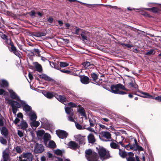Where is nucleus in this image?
Listing matches in <instances>:
<instances>
[{"label": "nucleus", "mask_w": 161, "mask_h": 161, "mask_svg": "<svg viewBox=\"0 0 161 161\" xmlns=\"http://www.w3.org/2000/svg\"><path fill=\"white\" fill-rule=\"evenodd\" d=\"M99 157L102 160L108 158L110 157L109 152L103 147H97Z\"/></svg>", "instance_id": "f257e3e1"}, {"label": "nucleus", "mask_w": 161, "mask_h": 161, "mask_svg": "<svg viewBox=\"0 0 161 161\" xmlns=\"http://www.w3.org/2000/svg\"><path fill=\"white\" fill-rule=\"evenodd\" d=\"M86 157L88 161H97L98 159L97 153L90 149L86 151Z\"/></svg>", "instance_id": "f03ea898"}, {"label": "nucleus", "mask_w": 161, "mask_h": 161, "mask_svg": "<svg viewBox=\"0 0 161 161\" xmlns=\"http://www.w3.org/2000/svg\"><path fill=\"white\" fill-rule=\"evenodd\" d=\"M99 137L102 141L107 142L110 141L111 139V135L108 132L103 131L99 136Z\"/></svg>", "instance_id": "7ed1b4c3"}, {"label": "nucleus", "mask_w": 161, "mask_h": 161, "mask_svg": "<svg viewBox=\"0 0 161 161\" xmlns=\"http://www.w3.org/2000/svg\"><path fill=\"white\" fill-rule=\"evenodd\" d=\"M33 157L30 153H24L19 157L22 161H32Z\"/></svg>", "instance_id": "20e7f679"}, {"label": "nucleus", "mask_w": 161, "mask_h": 161, "mask_svg": "<svg viewBox=\"0 0 161 161\" xmlns=\"http://www.w3.org/2000/svg\"><path fill=\"white\" fill-rule=\"evenodd\" d=\"M110 92L114 94L122 95L126 94L125 92L120 90L119 89L117 84L115 85H112L111 86Z\"/></svg>", "instance_id": "39448f33"}, {"label": "nucleus", "mask_w": 161, "mask_h": 161, "mask_svg": "<svg viewBox=\"0 0 161 161\" xmlns=\"http://www.w3.org/2000/svg\"><path fill=\"white\" fill-rule=\"evenodd\" d=\"M75 140L79 142V144L83 145L85 143L86 139L85 136H83L80 135L74 136Z\"/></svg>", "instance_id": "423d86ee"}, {"label": "nucleus", "mask_w": 161, "mask_h": 161, "mask_svg": "<svg viewBox=\"0 0 161 161\" xmlns=\"http://www.w3.org/2000/svg\"><path fill=\"white\" fill-rule=\"evenodd\" d=\"M56 133L58 137L62 139L66 138L68 135V133L65 131L60 130H57Z\"/></svg>", "instance_id": "0eeeda50"}, {"label": "nucleus", "mask_w": 161, "mask_h": 161, "mask_svg": "<svg viewBox=\"0 0 161 161\" xmlns=\"http://www.w3.org/2000/svg\"><path fill=\"white\" fill-rule=\"evenodd\" d=\"M9 41L10 42L9 44L11 46L12 51L17 57H21L20 53L16 49L11 40H9Z\"/></svg>", "instance_id": "6e6552de"}, {"label": "nucleus", "mask_w": 161, "mask_h": 161, "mask_svg": "<svg viewBox=\"0 0 161 161\" xmlns=\"http://www.w3.org/2000/svg\"><path fill=\"white\" fill-rule=\"evenodd\" d=\"M81 39L84 42H86L88 40V38L89 36V33L84 30H82V32L80 34Z\"/></svg>", "instance_id": "1a4fd4ad"}, {"label": "nucleus", "mask_w": 161, "mask_h": 161, "mask_svg": "<svg viewBox=\"0 0 161 161\" xmlns=\"http://www.w3.org/2000/svg\"><path fill=\"white\" fill-rule=\"evenodd\" d=\"M10 94V97L13 99L16 100L17 101L20 100V98L19 96L12 89H8Z\"/></svg>", "instance_id": "9d476101"}, {"label": "nucleus", "mask_w": 161, "mask_h": 161, "mask_svg": "<svg viewBox=\"0 0 161 161\" xmlns=\"http://www.w3.org/2000/svg\"><path fill=\"white\" fill-rule=\"evenodd\" d=\"M44 150V147L42 145L36 143L35 146L34 151L36 153H42Z\"/></svg>", "instance_id": "9b49d317"}, {"label": "nucleus", "mask_w": 161, "mask_h": 161, "mask_svg": "<svg viewBox=\"0 0 161 161\" xmlns=\"http://www.w3.org/2000/svg\"><path fill=\"white\" fill-rule=\"evenodd\" d=\"M21 103L22 105L23 110L26 112H28L31 111V107L28 105L24 101H21Z\"/></svg>", "instance_id": "f8f14e48"}, {"label": "nucleus", "mask_w": 161, "mask_h": 161, "mask_svg": "<svg viewBox=\"0 0 161 161\" xmlns=\"http://www.w3.org/2000/svg\"><path fill=\"white\" fill-rule=\"evenodd\" d=\"M138 144L136 142L135 144H134L130 145H128L125 146V148L127 150L132 149L134 151H136L137 150Z\"/></svg>", "instance_id": "ddd939ff"}, {"label": "nucleus", "mask_w": 161, "mask_h": 161, "mask_svg": "<svg viewBox=\"0 0 161 161\" xmlns=\"http://www.w3.org/2000/svg\"><path fill=\"white\" fill-rule=\"evenodd\" d=\"M68 146L70 148L74 150L77 149L78 147V144L75 142L72 141L69 142Z\"/></svg>", "instance_id": "4468645a"}, {"label": "nucleus", "mask_w": 161, "mask_h": 161, "mask_svg": "<svg viewBox=\"0 0 161 161\" xmlns=\"http://www.w3.org/2000/svg\"><path fill=\"white\" fill-rule=\"evenodd\" d=\"M134 154L132 152H129L126 157L127 161H135V158L133 157Z\"/></svg>", "instance_id": "2eb2a0df"}, {"label": "nucleus", "mask_w": 161, "mask_h": 161, "mask_svg": "<svg viewBox=\"0 0 161 161\" xmlns=\"http://www.w3.org/2000/svg\"><path fill=\"white\" fill-rule=\"evenodd\" d=\"M39 77L42 79H43L46 80L51 81H53V79L45 74H42L39 75Z\"/></svg>", "instance_id": "dca6fc26"}, {"label": "nucleus", "mask_w": 161, "mask_h": 161, "mask_svg": "<svg viewBox=\"0 0 161 161\" xmlns=\"http://www.w3.org/2000/svg\"><path fill=\"white\" fill-rule=\"evenodd\" d=\"M21 100L20 99V100L18 101L20 103H19L14 101H11L9 102V104H11L12 103L14 104V106L15 107H16V108H20L21 106H22V105L21 103Z\"/></svg>", "instance_id": "f3484780"}, {"label": "nucleus", "mask_w": 161, "mask_h": 161, "mask_svg": "<svg viewBox=\"0 0 161 161\" xmlns=\"http://www.w3.org/2000/svg\"><path fill=\"white\" fill-rule=\"evenodd\" d=\"M56 98L59 101L65 105H66L64 103L66 102V99L64 96L61 95H57L56 97Z\"/></svg>", "instance_id": "a211bd4d"}, {"label": "nucleus", "mask_w": 161, "mask_h": 161, "mask_svg": "<svg viewBox=\"0 0 161 161\" xmlns=\"http://www.w3.org/2000/svg\"><path fill=\"white\" fill-rule=\"evenodd\" d=\"M80 80L82 83L85 84H87L89 83V78L86 76H84L81 77Z\"/></svg>", "instance_id": "6ab92c4d"}, {"label": "nucleus", "mask_w": 161, "mask_h": 161, "mask_svg": "<svg viewBox=\"0 0 161 161\" xmlns=\"http://www.w3.org/2000/svg\"><path fill=\"white\" fill-rule=\"evenodd\" d=\"M89 142L92 143L95 142V139L94 135L92 134H89L87 137Z\"/></svg>", "instance_id": "aec40b11"}, {"label": "nucleus", "mask_w": 161, "mask_h": 161, "mask_svg": "<svg viewBox=\"0 0 161 161\" xmlns=\"http://www.w3.org/2000/svg\"><path fill=\"white\" fill-rule=\"evenodd\" d=\"M29 115L32 121H34L36 119V115L34 111H31Z\"/></svg>", "instance_id": "412c9836"}, {"label": "nucleus", "mask_w": 161, "mask_h": 161, "mask_svg": "<svg viewBox=\"0 0 161 161\" xmlns=\"http://www.w3.org/2000/svg\"><path fill=\"white\" fill-rule=\"evenodd\" d=\"M33 65L38 72H41L42 71V68L41 65L37 62H36L34 63Z\"/></svg>", "instance_id": "4be33fe9"}, {"label": "nucleus", "mask_w": 161, "mask_h": 161, "mask_svg": "<svg viewBox=\"0 0 161 161\" xmlns=\"http://www.w3.org/2000/svg\"><path fill=\"white\" fill-rule=\"evenodd\" d=\"M141 94L143 95L141 96V97H142L146 98H151L152 99H154V97L150 95L149 93L142 92H141Z\"/></svg>", "instance_id": "5701e85b"}, {"label": "nucleus", "mask_w": 161, "mask_h": 161, "mask_svg": "<svg viewBox=\"0 0 161 161\" xmlns=\"http://www.w3.org/2000/svg\"><path fill=\"white\" fill-rule=\"evenodd\" d=\"M97 125H99V128L101 130H108L109 129V128L108 127H107L105 125H104V124H101L100 123H98L97 124ZM112 128V126L110 125L109 128Z\"/></svg>", "instance_id": "b1692460"}, {"label": "nucleus", "mask_w": 161, "mask_h": 161, "mask_svg": "<svg viewBox=\"0 0 161 161\" xmlns=\"http://www.w3.org/2000/svg\"><path fill=\"white\" fill-rule=\"evenodd\" d=\"M44 133L45 131L43 130H39L36 132L37 136L38 138H41L44 135Z\"/></svg>", "instance_id": "393cba45"}, {"label": "nucleus", "mask_w": 161, "mask_h": 161, "mask_svg": "<svg viewBox=\"0 0 161 161\" xmlns=\"http://www.w3.org/2000/svg\"><path fill=\"white\" fill-rule=\"evenodd\" d=\"M20 126L22 129L25 130L27 127L28 125L26 122L23 120L21 121L20 124Z\"/></svg>", "instance_id": "a878e982"}, {"label": "nucleus", "mask_w": 161, "mask_h": 161, "mask_svg": "<svg viewBox=\"0 0 161 161\" xmlns=\"http://www.w3.org/2000/svg\"><path fill=\"white\" fill-rule=\"evenodd\" d=\"M31 126L36 128L37 127L40 125V122L38 121H36V120L34 121H32L31 123Z\"/></svg>", "instance_id": "bb28decb"}, {"label": "nucleus", "mask_w": 161, "mask_h": 161, "mask_svg": "<svg viewBox=\"0 0 161 161\" xmlns=\"http://www.w3.org/2000/svg\"><path fill=\"white\" fill-rule=\"evenodd\" d=\"M1 133L5 136H7L8 133L7 129L5 127H3L1 129Z\"/></svg>", "instance_id": "cd10ccee"}, {"label": "nucleus", "mask_w": 161, "mask_h": 161, "mask_svg": "<svg viewBox=\"0 0 161 161\" xmlns=\"http://www.w3.org/2000/svg\"><path fill=\"white\" fill-rule=\"evenodd\" d=\"M130 80L131 82L129 83V86L131 87L136 88L137 85L135 83L134 79L133 78H131L130 79Z\"/></svg>", "instance_id": "c85d7f7f"}, {"label": "nucleus", "mask_w": 161, "mask_h": 161, "mask_svg": "<svg viewBox=\"0 0 161 161\" xmlns=\"http://www.w3.org/2000/svg\"><path fill=\"white\" fill-rule=\"evenodd\" d=\"M100 120H101V123L103 124H105V125H111L110 124L108 123H106L105 122H108L109 123V121L110 120L108 118H102Z\"/></svg>", "instance_id": "c756f323"}, {"label": "nucleus", "mask_w": 161, "mask_h": 161, "mask_svg": "<svg viewBox=\"0 0 161 161\" xmlns=\"http://www.w3.org/2000/svg\"><path fill=\"white\" fill-rule=\"evenodd\" d=\"M68 119L69 121L71 122H74V119L75 118V116L74 113H71L69 114H68Z\"/></svg>", "instance_id": "7c9ffc66"}, {"label": "nucleus", "mask_w": 161, "mask_h": 161, "mask_svg": "<svg viewBox=\"0 0 161 161\" xmlns=\"http://www.w3.org/2000/svg\"><path fill=\"white\" fill-rule=\"evenodd\" d=\"M64 108L66 113L68 114H69L71 113H73L72 112L73 109L71 107H65Z\"/></svg>", "instance_id": "2f4dec72"}, {"label": "nucleus", "mask_w": 161, "mask_h": 161, "mask_svg": "<svg viewBox=\"0 0 161 161\" xmlns=\"http://www.w3.org/2000/svg\"><path fill=\"white\" fill-rule=\"evenodd\" d=\"M51 136L49 134L46 133L44 135L43 139L44 142H47L50 140Z\"/></svg>", "instance_id": "473e14b6"}, {"label": "nucleus", "mask_w": 161, "mask_h": 161, "mask_svg": "<svg viewBox=\"0 0 161 161\" xmlns=\"http://www.w3.org/2000/svg\"><path fill=\"white\" fill-rule=\"evenodd\" d=\"M79 113L81 114V115L83 116H86V114L85 112V110L82 107L79 108L78 110Z\"/></svg>", "instance_id": "72a5a7b5"}, {"label": "nucleus", "mask_w": 161, "mask_h": 161, "mask_svg": "<svg viewBox=\"0 0 161 161\" xmlns=\"http://www.w3.org/2000/svg\"><path fill=\"white\" fill-rule=\"evenodd\" d=\"M110 146L112 148L118 149H119V145L114 142H112L110 143Z\"/></svg>", "instance_id": "f704fd0d"}, {"label": "nucleus", "mask_w": 161, "mask_h": 161, "mask_svg": "<svg viewBox=\"0 0 161 161\" xmlns=\"http://www.w3.org/2000/svg\"><path fill=\"white\" fill-rule=\"evenodd\" d=\"M41 122L42 125L47 126L48 125V123L47 119L45 118H42Z\"/></svg>", "instance_id": "c9c22d12"}, {"label": "nucleus", "mask_w": 161, "mask_h": 161, "mask_svg": "<svg viewBox=\"0 0 161 161\" xmlns=\"http://www.w3.org/2000/svg\"><path fill=\"white\" fill-rule=\"evenodd\" d=\"M46 34L45 32H38L36 33L34 36L36 37H41L42 36H44L46 35Z\"/></svg>", "instance_id": "e433bc0d"}, {"label": "nucleus", "mask_w": 161, "mask_h": 161, "mask_svg": "<svg viewBox=\"0 0 161 161\" xmlns=\"http://www.w3.org/2000/svg\"><path fill=\"white\" fill-rule=\"evenodd\" d=\"M117 85L119 89L120 90H122L126 91H128V90L123 85L120 84H118Z\"/></svg>", "instance_id": "4c0bfd02"}, {"label": "nucleus", "mask_w": 161, "mask_h": 161, "mask_svg": "<svg viewBox=\"0 0 161 161\" xmlns=\"http://www.w3.org/2000/svg\"><path fill=\"white\" fill-rule=\"evenodd\" d=\"M119 150V155L122 158H124L126 155V152L123 150H121L120 149Z\"/></svg>", "instance_id": "58836bf2"}, {"label": "nucleus", "mask_w": 161, "mask_h": 161, "mask_svg": "<svg viewBox=\"0 0 161 161\" xmlns=\"http://www.w3.org/2000/svg\"><path fill=\"white\" fill-rule=\"evenodd\" d=\"M49 147L51 148H54L56 147V144L53 141H50L48 144Z\"/></svg>", "instance_id": "ea45409f"}, {"label": "nucleus", "mask_w": 161, "mask_h": 161, "mask_svg": "<svg viewBox=\"0 0 161 161\" xmlns=\"http://www.w3.org/2000/svg\"><path fill=\"white\" fill-rule=\"evenodd\" d=\"M50 65L52 67L54 68L55 69L59 70L60 68L58 66H57V65L55 63H54L53 62H50Z\"/></svg>", "instance_id": "a19ab883"}, {"label": "nucleus", "mask_w": 161, "mask_h": 161, "mask_svg": "<svg viewBox=\"0 0 161 161\" xmlns=\"http://www.w3.org/2000/svg\"><path fill=\"white\" fill-rule=\"evenodd\" d=\"M15 151L18 153H21L23 151V150L21 149L20 147L19 146H17L14 148Z\"/></svg>", "instance_id": "79ce46f5"}, {"label": "nucleus", "mask_w": 161, "mask_h": 161, "mask_svg": "<svg viewBox=\"0 0 161 161\" xmlns=\"http://www.w3.org/2000/svg\"><path fill=\"white\" fill-rule=\"evenodd\" d=\"M69 65V64L66 62H60V66L61 67L64 68L66 67Z\"/></svg>", "instance_id": "37998d69"}, {"label": "nucleus", "mask_w": 161, "mask_h": 161, "mask_svg": "<svg viewBox=\"0 0 161 161\" xmlns=\"http://www.w3.org/2000/svg\"><path fill=\"white\" fill-rule=\"evenodd\" d=\"M82 65L85 69H88V67L91 65L89 62H86L82 64Z\"/></svg>", "instance_id": "c03bdc74"}, {"label": "nucleus", "mask_w": 161, "mask_h": 161, "mask_svg": "<svg viewBox=\"0 0 161 161\" xmlns=\"http://www.w3.org/2000/svg\"><path fill=\"white\" fill-rule=\"evenodd\" d=\"M1 37L5 40L6 41V42H7V43L9 44L10 42L9 41L10 40V39H8L7 38V36L4 34H2L1 36Z\"/></svg>", "instance_id": "a18cd8bd"}, {"label": "nucleus", "mask_w": 161, "mask_h": 161, "mask_svg": "<svg viewBox=\"0 0 161 161\" xmlns=\"http://www.w3.org/2000/svg\"><path fill=\"white\" fill-rule=\"evenodd\" d=\"M44 95L47 97L48 98H51L53 97V94L50 92H47L44 94Z\"/></svg>", "instance_id": "49530a36"}, {"label": "nucleus", "mask_w": 161, "mask_h": 161, "mask_svg": "<svg viewBox=\"0 0 161 161\" xmlns=\"http://www.w3.org/2000/svg\"><path fill=\"white\" fill-rule=\"evenodd\" d=\"M3 157L4 160H7L8 159V154L5 151H3Z\"/></svg>", "instance_id": "de8ad7c7"}, {"label": "nucleus", "mask_w": 161, "mask_h": 161, "mask_svg": "<svg viewBox=\"0 0 161 161\" xmlns=\"http://www.w3.org/2000/svg\"><path fill=\"white\" fill-rule=\"evenodd\" d=\"M17 134L21 138L24 136V131L18 130H17Z\"/></svg>", "instance_id": "09e8293b"}, {"label": "nucleus", "mask_w": 161, "mask_h": 161, "mask_svg": "<svg viewBox=\"0 0 161 161\" xmlns=\"http://www.w3.org/2000/svg\"><path fill=\"white\" fill-rule=\"evenodd\" d=\"M89 121L90 126L91 127L94 126L95 123V121L93 119H89Z\"/></svg>", "instance_id": "8fccbe9b"}, {"label": "nucleus", "mask_w": 161, "mask_h": 161, "mask_svg": "<svg viewBox=\"0 0 161 161\" xmlns=\"http://www.w3.org/2000/svg\"><path fill=\"white\" fill-rule=\"evenodd\" d=\"M2 86L3 87H6L8 86V82L5 80H2Z\"/></svg>", "instance_id": "3c124183"}, {"label": "nucleus", "mask_w": 161, "mask_h": 161, "mask_svg": "<svg viewBox=\"0 0 161 161\" xmlns=\"http://www.w3.org/2000/svg\"><path fill=\"white\" fill-rule=\"evenodd\" d=\"M10 105L12 107V109L13 113H14V114L15 115L16 114V112L17 111V108H16V107H15L14 106V104H12V103L11 104H10Z\"/></svg>", "instance_id": "603ef678"}, {"label": "nucleus", "mask_w": 161, "mask_h": 161, "mask_svg": "<svg viewBox=\"0 0 161 161\" xmlns=\"http://www.w3.org/2000/svg\"><path fill=\"white\" fill-rule=\"evenodd\" d=\"M86 129L88 131L90 132H93L97 135V132H96L95 131V130L94 129L92 128L90 126V127H89L86 128Z\"/></svg>", "instance_id": "864d4df0"}, {"label": "nucleus", "mask_w": 161, "mask_h": 161, "mask_svg": "<svg viewBox=\"0 0 161 161\" xmlns=\"http://www.w3.org/2000/svg\"><path fill=\"white\" fill-rule=\"evenodd\" d=\"M91 76L94 80H96L97 78V75L94 73H92Z\"/></svg>", "instance_id": "5fc2aeb1"}, {"label": "nucleus", "mask_w": 161, "mask_h": 161, "mask_svg": "<svg viewBox=\"0 0 161 161\" xmlns=\"http://www.w3.org/2000/svg\"><path fill=\"white\" fill-rule=\"evenodd\" d=\"M155 53L154 50L151 49L148 52H147L145 53V55H150L151 54H154Z\"/></svg>", "instance_id": "6e6d98bb"}, {"label": "nucleus", "mask_w": 161, "mask_h": 161, "mask_svg": "<svg viewBox=\"0 0 161 161\" xmlns=\"http://www.w3.org/2000/svg\"><path fill=\"white\" fill-rule=\"evenodd\" d=\"M0 142L3 144H5L7 142L6 140L2 137H0Z\"/></svg>", "instance_id": "4d7b16f0"}, {"label": "nucleus", "mask_w": 161, "mask_h": 161, "mask_svg": "<svg viewBox=\"0 0 161 161\" xmlns=\"http://www.w3.org/2000/svg\"><path fill=\"white\" fill-rule=\"evenodd\" d=\"M75 32L74 33V34L77 35H78L79 34V32L80 31H82V30H81V29L80 28L77 27H75Z\"/></svg>", "instance_id": "13d9d810"}, {"label": "nucleus", "mask_w": 161, "mask_h": 161, "mask_svg": "<svg viewBox=\"0 0 161 161\" xmlns=\"http://www.w3.org/2000/svg\"><path fill=\"white\" fill-rule=\"evenodd\" d=\"M146 9L147 10L149 11H150V10H151L152 11L154 12H156L157 11V8L155 7H153L152 8H146Z\"/></svg>", "instance_id": "bf43d9fd"}, {"label": "nucleus", "mask_w": 161, "mask_h": 161, "mask_svg": "<svg viewBox=\"0 0 161 161\" xmlns=\"http://www.w3.org/2000/svg\"><path fill=\"white\" fill-rule=\"evenodd\" d=\"M75 126L76 128L79 130H81L83 129L81 125L80 124L75 123Z\"/></svg>", "instance_id": "052dcab7"}, {"label": "nucleus", "mask_w": 161, "mask_h": 161, "mask_svg": "<svg viewBox=\"0 0 161 161\" xmlns=\"http://www.w3.org/2000/svg\"><path fill=\"white\" fill-rule=\"evenodd\" d=\"M3 118L1 116V114H0V126H1L3 125Z\"/></svg>", "instance_id": "680f3d73"}, {"label": "nucleus", "mask_w": 161, "mask_h": 161, "mask_svg": "<svg viewBox=\"0 0 161 161\" xmlns=\"http://www.w3.org/2000/svg\"><path fill=\"white\" fill-rule=\"evenodd\" d=\"M55 153L56 154L59 155H61L62 153V151L58 149L55 151Z\"/></svg>", "instance_id": "e2e57ef3"}, {"label": "nucleus", "mask_w": 161, "mask_h": 161, "mask_svg": "<svg viewBox=\"0 0 161 161\" xmlns=\"http://www.w3.org/2000/svg\"><path fill=\"white\" fill-rule=\"evenodd\" d=\"M59 70L60 71L64 73H66L67 74H69L70 73V71L68 70H63L61 69H59Z\"/></svg>", "instance_id": "0e129e2a"}, {"label": "nucleus", "mask_w": 161, "mask_h": 161, "mask_svg": "<svg viewBox=\"0 0 161 161\" xmlns=\"http://www.w3.org/2000/svg\"><path fill=\"white\" fill-rule=\"evenodd\" d=\"M68 105L71 106V107H74L76 106V104L72 102H70L68 103Z\"/></svg>", "instance_id": "69168bd1"}, {"label": "nucleus", "mask_w": 161, "mask_h": 161, "mask_svg": "<svg viewBox=\"0 0 161 161\" xmlns=\"http://www.w3.org/2000/svg\"><path fill=\"white\" fill-rule=\"evenodd\" d=\"M36 13L34 10H32L30 13V15L31 17L35 16V15Z\"/></svg>", "instance_id": "338daca9"}, {"label": "nucleus", "mask_w": 161, "mask_h": 161, "mask_svg": "<svg viewBox=\"0 0 161 161\" xmlns=\"http://www.w3.org/2000/svg\"><path fill=\"white\" fill-rule=\"evenodd\" d=\"M154 99H155L158 101L161 102V96H158L155 98L154 97Z\"/></svg>", "instance_id": "774afa93"}]
</instances>
